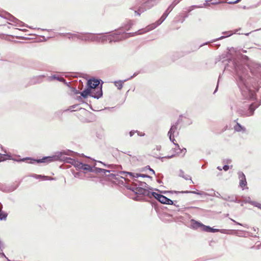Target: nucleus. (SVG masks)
I'll use <instances>...</instances> for the list:
<instances>
[{
	"label": "nucleus",
	"mask_w": 261,
	"mask_h": 261,
	"mask_svg": "<svg viewBox=\"0 0 261 261\" xmlns=\"http://www.w3.org/2000/svg\"><path fill=\"white\" fill-rule=\"evenodd\" d=\"M232 62L236 72L238 85L241 91L242 95L246 99H252L254 96V93L248 86L247 81L249 77L248 68L245 65L238 64L234 60Z\"/></svg>",
	"instance_id": "nucleus-1"
},
{
	"label": "nucleus",
	"mask_w": 261,
	"mask_h": 261,
	"mask_svg": "<svg viewBox=\"0 0 261 261\" xmlns=\"http://www.w3.org/2000/svg\"><path fill=\"white\" fill-rule=\"evenodd\" d=\"M71 151L68 150H63L60 152H57L55 153V155L53 156H44L42 159H34L31 158H25L20 160L19 161H30L29 162L31 164H35V163H49L51 162L60 161L62 162H64L66 163V161L68 159V157L66 156V155H70Z\"/></svg>",
	"instance_id": "nucleus-2"
},
{
	"label": "nucleus",
	"mask_w": 261,
	"mask_h": 261,
	"mask_svg": "<svg viewBox=\"0 0 261 261\" xmlns=\"http://www.w3.org/2000/svg\"><path fill=\"white\" fill-rule=\"evenodd\" d=\"M103 82L101 80L95 79H89L87 83L88 87L92 91L91 97L99 99L102 96V84Z\"/></svg>",
	"instance_id": "nucleus-3"
},
{
	"label": "nucleus",
	"mask_w": 261,
	"mask_h": 261,
	"mask_svg": "<svg viewBox=\"0 0 261 261\" xmlns=\"http://www.w3.org/2000/svg\"><path fill=\"white\" fill-rule=\"evenodd\" d=\"M108 33H100V34H92L89 33H80V34H68L69 39L72 38L73 39L74 38H77L79 39H80L85 41H96L97 42H100V38L98 37L97 35H103L105 34H108Z\"/></svg>",
	"instance_id": "nucleus-4"
},
{
	"label": "nucleus",
	"mask_w": 261,
	"mask_h": 261,
	"mask_svg": "<svg viewBox=\"0 0 261 261\" xmlns=\"http://www.w3.org/2000/svg\"><path fill=\"white\" fill-rule=\"evenodd\" d=\"M159 0H137V3L141 5L138 7V10H135L136 15L140 16L141 13L155 5Z\"/></svg>",
	"instance_id": "nucleus-5"
},
{
	"label": "nucleus",
	"mask_w": 261,
	"mask_h": 261,
	"mask_svg": "<svg viewBox=\"0 0 261 261\" xmlns=\"http://www.w3.org/2000/svg\"><path fill=\"white\" fill-rule=\"evenodd\" d=\"M135 34H137V32L135 33H126L125 32H121L120 31L117 32L116 33H114L111 34L110 36L112 37V38L109 39L110 40V42H117L126 38L129 37L130 36H133Z\"/></svg>",
	"instance_id": "nucleus-6"
},
{
	"label": "nucleus",
	"mask_w": 261,
	"mask_h": 261,
	"mask_svg": "<svg viewBox=\"0 0 261 261\" xmlns=\"http://www.w3.org/2000/svg\"><path fill=\"white\" fill-rule=\"evenodd\" d=\"M259 105H255L254 103L251 104L247 110H239V114L244 117H249L254 114L255 110L258 108Z\"/></svg>",
	"instance_id": "nucleus-7"
},
{
	"label": "nucleus",
	"mask_w": 261,
	"mask_h": 261,
	"mask_svg": "<svg viewBox=\"0 0 261 261\" xmlns=\"http://www.w3.org/2000/svg\"><path fill=\"white\" fill-rule=\"evenodd\" d=\"M147 188H143V187H138V189L136 194L142 195L149 197H152V193L153 192H150Z\"/></svg>",
	"instance_id": "nucleus-8"
},
{
	"label": "nucleus",
	"mask_w": 261,
	"mask_h": 261,
	"mask_svg": "<svg viewBox=\"0 0 261 261\" xmlns=\"http://www.w3.org/2000/svg\"><path fill=\"white\" fill-rule=\"evenodd\" d=\"M178 124V122L177 121L175 124L172 125L168 133V136H169V139L173 143H174V141H175V140L173 138L174 137H172V136L174 135V133L177 130Z\"/></svg>",
	"instance_id": "nucleus-9"
},
{
	"label": "nucleus",
	"mask_w": 261,
	"mask_h": 261,
	"mask_svg": "<svg viewBox=\"0 0 261 261\" xmlns=\"http://www.w3.org/2000/svg\"><path fill=\"white\" fill-rule=\"evenodd\" d=\"M77 170H83L84 171L89 172L91 171V167L86 164H83L82 162L77 161L75 167Z\"/></svg>",
	"instance_id": "nucleus-10"
},
{
	"label": "nucleus",
	"mask_w": 261,
	"mask_h": 261,
	"mask_svg": "<svg viewBox=\"0 0 261 261\" xmlns=\"http://www.w3.org/2000/svg\"><path fill=\"white\" fill-rule=\"evenodd\" d=\"M239 178L240 179V186L243 188L247 185L246 179L245 174L241 171L238 172Z\"/></svg>",
	"instance_id": "nucleus-11"
},
{
	"label": "nucleus",
	"mask_w": 261,
	"mask_h": 261,
	"mask_svg": "<svg viewBox=\"0 0 261 261\" xmlns=\"http://www.w3.org/2000/svg\"><path fill=\"white\" fill-rule=\"evenodd\" d=\"M202 230L205 231V232H221L222 233H224V231H225V229H219L216 228H214L212 227H211L209 226H203V228H202Z\"/></svg>",
	"instance_id": "nucleus-12"
},
{
	"label": "nucleus",
	"mask_w": 261,
	"mask_h": 261,
	"mask_svg": "<svg viewBox=\"0 0 261 261\" xmlns=\"http://www.w3.org/2000/svg\"><path fill=\"white\" fill-rule=\"evenodd\" d=\"M151 194L152 195V197H154L159 202L163 204H165V201H166L167 197L154 192H152Z\"/></svg>",
	"instance_id": "nucleus-13"
},
{
	"label": "nucleus",
	"mask_w": 261,
	"mask_h": 261,
	"mask_svg": "<svg viewBox=\"0 0 261 261\" xmlns=\"http://www.w3.org/2000/svg\"><path fill=\"white\" fill-rule=\"evenodd\" d=\"M126 174L129 175V176L134 179L137 178L139 177H147L151 178V177L149 175H146V174H140V173H134L133 172H126Z\"/></svg>",
	"instance_id": "nucleus-14"
},
{
	"label": "nucleus",
	"mask_w": 261,
	"mask_h": 261,
	"mask_svg": "<svg viewBox=\"0 0 261 261\" xmlns=\"http://www.w3.org/2000/svg\"><path fill=\"white\" fill-rule=\"evenodd\" d=\"M204 225V224L198 221H197L193 219L191 220V226L193 229H198V228L200 227L201 229H202V228H203Z\"/></svg>",
	"instance_id": "nucleus-15"
},
{
	"label": "nucleus",
	"mask_w": 261,
	"mask_h": 261,
	"mask_svg": "<svg viewBox=\"0 0 261 261\" xmlns=\"http://www.w3.org/2000/svg\"><path fill=\"white\" fill-rule=\"evenodd\" d=\"M234 129L237 132H242L243 133H246V128L238 122L234 126Z\"/></svg>",
	"instance_id": "nucleus-16"
},
{
	"label": "nucleus",
	"mask_w": 261,
	"mask_h": 261,
	"mask_svg": "<svg viewBox=\"0 0 261 261\" xmlns=\"http://www.w3.org/2000/svg\"><path fill=\"white\" fill-rule=\"evenodd\" d=\"M91 95L92 91L88 87L81 92V95L84 98H87L88 96H91Z\"/></svg>",
	"instance_id": "nucleus-17"
},
{
	"label": "nucleus",
	"mask_w": 261,
	"mask_h": 261,
	"mask_svg": "<svg viewBox=\"0 0 261 261\" xmlns=\"http://www.w3.org/2000/svg\"><path fill=\"white\" fill-rule=\"evenodd\" d=\"M166 18V17H165L164 16V15H162V16L160 18V19H159L155 23L153 24L152 26L151 27V28L150 29H149V30L153 29L155 28L156 27H158V25H160L165 20ZM148 30H149V29H148Z\"/></svg>",
	"instance_id": "nucleus-18"
},
{
	"label": "nucleus",
	"mask_w": 261,
	"mask_h": 261,
	"mask_svg": "<svg viewBox=\"0 0 261 261\" xmlns=\"http://www.w3.org/2000/svg\"><path fill=\"white\" fill-rule=\"evenodd\" d=\"M178 175H179V176L182 177L183 178H184L186 180H190L191 183H192V184L194 183L193 181L192 180L191 177L188 175H185L184 171L180 169L179 170V173Z\"/></svg>",
	"instance_id": "nucleus-19"
},
{
	"label": "nucleus",
	"mask_w": 261,
	"mask_h": 261,
	"mask_svg": "<svg viewBox=\"0 0 261 261\" xmlns=\"http://www.w3.org/2000/svg\"><path fill=\"white\" fill-rule=\"evenodd\" d=\"M91 171H89L90 172H94L96 173H101L102 172H110V170H108L106 169L94 167V168L91 167Z\"/></svg>",
	"instance_id": "nucleus-20"
},
{
	"label": "nucleus",
	"mask_w": 261,
	"mask_h": 261,
	"mask_svg": "<svg viewBox=\"0 0 261 261\" xmlns=\"http://www.w3.org/2000/svg\"><path fill=\"white\" fill-rule=\"evenodd\" d=\"M222 34L223 35H224L225 36H221L220 37H219L218 38H217L215 40H214L212 42H214V41H216L217 40H221V39H223L226 37H229L230 36H231L232 35V33L231 32V31H226V32H223L222 33Z\"/></svg>",
	"instance_id": "nucleus-21"
},
{
	"label": "nucleus",
	"mask_w": 261,
	"mask_h": 261,
	"mask_svg": "<svg viewBox=\"0 0 261 261\" xmlns=\"http://www.w3.org/2000/svg\"><path fill=\"white\" fill-rule=\"evenodd\" d=\"M134 180L139 183L138 184H137V187H143V188L146 189L147 188L149 190L152 189L150 187L148 186V185L145 182L140 181L136 179H134Z\"/></svg>",
	"instance_id": "nucleus-22"
},
{
	"label": "nucleus",
	"mask_w": 261,
	"mask_h": 261,
	"mask_svg": "<svg viewBox=\"0 0 261 261\" xmlns=\"http://www.w3.org/2000/svg\"><path fill=\"white\" fill-rule=\"evenodd\" d=\"M222 199L225 201L230 202H237V198L233 196H225L222 197Z\"/></svg>",
	"instance_id": "nucleus-23"
},
{
	"label": "nucleus",
	"mask_w": 261,
	"mask_h": 261,
	"mask_svg": "<svg viewBox=\"0 0 261 261\" xmlns=\"http://www.w3.org/2000/svg\"><path fill=\"white\" fill-rule=\"evenodd\" d=\"M8 214L2 211V205L0 203V220H6Z\"/></svg>",
	"instance_id": "nucleus-24"
},
{
	"label": "nucleus",
	"mask_w": 261,
	"mask_h": 261,
	"mask_svg": "<svg viewBox=\"0 0 261 261\" xmlns=\"http://www.w3.org/2000/svg\"><path fill=\"white\" fill-rule=\"evenodd\" d=\"M31 176L35 178H37V179L43 178V179H44V180H51L53 179L51 177H50L48 176L41 175H37V174H32L31 175Z\"/></svg>",
	"instance_id": "nucleus-25"
},
{
	"label": "nucleus",
	"mask_w": 261,
	"mask_h": 261,
	"mask_svg": "<svg viewBox=\"0 0 261 261\" xmlns=\"http://www.w3.org/2000/svg\"><path fill=\"white\" fill-rule=\"evenodd\" d=\"M127 81V80H125L124 81L120 80V81H115L114 82V84L117 87L118 89L121 90L123 87V84L124 83V82H125Z\"/></svg>",
	"instance_id": "nucleus-26"
},
{
	"label": "nucleus",
	"mask_w": 261,
	"mask_h": 261,
	"mask_svg": "<svg viewBox=\"0 0 261 261\" xmlns=\"http://www.w3.org/2000/svg\"><path fill=\"white\" fill-rule=\"evenodd\" d=\"M126 188L127 189L134 192L136 194L138 189L137 184L134 183L132 185L127 186Z\"/></svg>",
	"instance_id": "nucleus-27"
},
{
	"label": "nucleus",
	"mask_w": 261,
	"mask_h": 261,
	"mask_svg": "<svg viewBox=\"0 0 261 261\" xmlns=\"http://www.w3.org/2000/svg\"><path fill=\"white\" fill-rule=\"evenodd\" d=\"M77 161H76L73 159L68 157V159H67V160L66 161V163L70 164L72 165H73L74 167H75Z\"/></svg>",
	"instance_id": "nucleus-28"
},
{
	"label": "nucleus",
	"mask_w": 261,
	"mask_h": 261,
	"mask_svg": "<svg viewBox=\"0 0 261 261\" xmlns=\"http://www.w3.org/2000/svg\"><path fill=\"white\" fill-rule=\"evenodd\" d=\"M177 1L174 0L173 3L168 7L166 11H169L170 12L173 10L174 7L178 4Z\"/></svg>",
	"instance_id": "nucleus-29"
},
{
	"label": "nucleus",
	"mask_w": 261,
	"mask_h": 261,
	"mask_svg": "<svg viewBox=\"0 0 261 261\" xmlns=\"http://www.w3.org/2000/svg\"><path fill=\"white\" fill-rule=\"evenodd\" d=\"M8 15L9 17V18H8V19L10 21L13 22H16L17 21H18V20L16 18H15L14 16L10 15L9 14H8Z\"/></svg>",
	"instance_id": "nucleus-30"
},
{
	"label": "nucleus",
	"mask_w": 261,
	"mask_h": 261,
	"mask_svg": "<svg viewBox=\"0 0 261 261\" xmlns=\"http://www.w3.org/2000/svg\"><path fill=\"white\" fill-rule=\"evenodd\" d=\"M198 190L196 191H181L180 193H192L195 194H198Z\"/></svg>",
	"instance_id": "nucleus-31"
},
{
	"label": "nucleus",
	"mask_w": 261,
	"mask_h": 261,
	"mask_svg": "<svg viewBox=\"0 0 261 261\" xmlns=\"http://www.w3.org/2000/svg\"><path fill=\"white\" fill-rule=\"evenodd\" d=\"M165 201V204H170V205L174 204L175 205V204L174 203L173 201H172V200H171L170 199H169L167 197L166 198V201Z\"/></svg>",
	"instance_id": "nucleus-32"
},
{
	"label": "nucleus",
	"mask_w": 261,
	"mask_h": 261,
	"mask_svg": "<svg viewBox=\"0 0 261 261\" xmlns=\"http://www.w3.org/2000/svg\"><path fill=\"white\" fill-rule=\"evenodd\" d=\"M51 79H54V80H55V79H56V80H58V81H65V80H64V78H63V77H60L57 76H56V75H54L52 76L51 77Z\"/></svg>",
	"instance_id": "nucleus-33"
},
{
	"label": "nucleus",
	"mask_w": 261,
	"mask_h": 261,
	"mask_svg": "<svg viewBox=\"0 0 261 261\" xmlns=\"http://www.w3.org/2000/svg\"><path fill=\"white\" fill-rule=\"evenodd\" d=\"M173 144L177 147V149L180 151L181 152H184V154L186 152L187 150L185 148H183L182 149H181L179 147V145L177 143H175L174 142Z\"/></svg>",
	"instance_id": "nucleus-34"
},
{
	"label": "nucleus",
	"mask_w": 261,
	"mask_h": 261,
	"mask_svg": "<svg viewBox=\"0 0 261 261\" xmlns=\"http://www.w3.org/2000/svg\"><path fill=\"white\" fill-rule=\"evenodd\" d=\"M244 201L245 203H250V204H252L253 205V203H254V201H252L250 197L246 198L244 200Z\"/></svg>",
	"instance_id": "nucleus-35"
},
{
	"label": "nucleus",
	"mask_w": 261,
	"mask_h": 261,
	"mask_svg": "<svg viewBox=\"0 0 261 261\" xmlns=\"http://www.w3.org/2000/svg\"><path fill=\"white\" fill-rule=\"evenodd\" d=\"M202 6H196V5H193V6H192L191 7H190L189 8V9H188V11L189 12H190L192 10H193L194 8H202Z\"/></svg>",
	"instance_id": "nucleus-36"
},
{
	"label": "nucleus",
	"mask_w": 261,
	"mask_h": 261,
	"mask_svg": "<svg viewBox=\"0 0 261 261\" xmlns=\"http://www.w3.org/2000/svg\"><path fill=\"white\" fill-rule=\"evenodd\" d=\"M164 194H167V193H180V192H179V191H165L163 192Z\"/></svg>",
	"instance_id": "nucleus-37"
},
{
	"label": "nucleus",
	"mask_w": 261,
	"mask_h": 261,
	"mask_svg": "<svg viewBox=\"0 0 261 261\" xmlns=\"http://www.w3.org/2000/svg\"><path fill=\"white\" fill-rule=\"evenodd\" d=\"M241 0H236L234 1H226V3L228 4H235L239 3Z\"/></svg>",
	"instance_id": "nucleus-38"
},
{
	"label": "nucleus",
	"mask_w": 261,
	"mask_h": 261,
	"mask_svg": "<svg viewBox=\"0 0 261 261\" xmlns=\"http://www.w3.org/2000/svg\"><path fill=\"white\" fill-rule=\"evenodd\" d=\"M253 205L255 207H257L259 209H261V204L257 202L254 201V203H253Z\"/></svg>",
	"instance_id": "nucleus-39"
},
{
	"label": "nucleus",
	"mask_w": 261,
	"mask_h": 261,
	"mask_svg": "<svg viewBox=\"0 0 261 261\" xmlns=\"http://www.w3.org/2000/svg\"><path fill=\"white\" fill-rule=\"evenodd\" d=\"M197 195L201 196H207L208 194L203 191H198V193Z\"/></svg>",
	"instance_id": "nucleus-40"
},
{
	"label": "nucleus",
	"mask_w": 261,
	"mask_h": 261,
	"mask_svg": "<svg viewBox=\"0 0 261 261\" xmlns=\"http://www.w3.org/2000/svg\"><path fill=\"white\" fill-rule=\"evenodd\" d=\"M214 196H215L216 197H218V198H222V197L220 195V194L217 192H215V191H214Z\"/></svg>",
	"instance_id": "nucleus-41"
},
{
	"label": "nucleus",
	"mask_w": 261,
	"mask_h": 261,
	"mask_svg": "<svg viewBox=\"0 0 261 261\" xmlns=\"http://www.w3.org/2000/svg\"><path fill=\"white\" fill-rule=\"evenodd\" d=\"M133 24L132 21H129L128 22V24H127V25L128 26V29H126V30L128 31L130 29V28L132 27Z\"/></svg>",
	"instance_id": "nucleus-42"
},
{
	"label": "nucleus",
	"mask_w": 261,
	"mask_h": 261,
	"mask_svg": "<svg viewBox=\"0 0 261 261\" xmlns=\"http://www.w3.org/2000/svg\"><path fill=\"white\" fill-rule=\"evenodd\" d=\"M100 41H101L102 43H103L106 40V36H102L101 37H99Z\"/></svg>",
	"instance_id": "nucleus-43"
},
{
	"label": "nucleus",
	"mask_w": 261,
	"mask_h": 261,
	"mask_svg": "<svg viewBox=\"0 0 261 261\" xmlns=\"http://www.w3.org/2000/svg\"><path fill=\"white\" fill-rule=\"evenodd\" d=\"M45 77V75H39V76H36V77H34V79H34V80H36V79H37V80H39V79H42V78H43V77Z\"/></svg>",
	"instance_id": "nucleus-44"
},
{
	"label": "nucleus",
	"mask_w": 261,
	"mask_h": 261,
	"mask_svg": "<svg viewBox=\"0 0 261 261\" xmlns=\"http://www.w3.org/2000/svg\"><path fill=\"white\" fill-rule=\"evenodd\" d=\"M222 168L224 171H226L229 169V166L228 165H225Z\"/></svg>",
	"instance_id": "nucleus-45"
},
{
	"label": "nucleus",
	"mask_w": 261,
	"mask_h": 261,
	"mask_svg": "<svg viewBox=\"0 0 261 261\" xmlns=\"http://www.w3.org/2000/svg\"><path fill=\"white\" fill-rule=\"evenodd\" d=\"M230 220H231L232 221H233V222H234V223H235L236 224H237V225H241V226H245V227L246 226H247V225H243V224H241V223H239V222H236L235 220H233V219H230Z\"/></svg>",
	"instance_id": "nucleus-46"
},
{
	"label": "nucleus",
	"mask_w": 261,
	"mask_h": 261,
	"mask_svg": "<svg viewBox=\"0 0 261 261\" xmlns=\"http://www.w3.org/2000/svg\"><path fill=\"white\" fill-rule=\"evenodd\" d=\"M135 133H138V132L137 130L135 131V130H131L130 132H129V136L130 137H132Z\"/></svg>",
	"instance_id": "nucleus-47"
},
{
	"label": "nucleus",
	"mask_w": 261,
	"mask_h": 261,
	"mask_svg": "<svg viewBox=\"0 0 261 261\" xmlns=\"http://www.w3.org/2000/svg\"><path fill=\"white\" fill-rule=\"evenodd\" d=\"M138 74V72H135L134 73V74L131 76L130 77L128 78L127 80V81L129 80H130L132 79H133V77H135L136 76H137V75Z\"/></svg>",
	"instance_id": "nucleus-48"
},
{
	"label": "nucleus",
	"mask_w": 261,
	"mask_h": 261,
	"mask_svg": "<svg viewBox=\"0 0 261 261\" xmlns=\"http://www.w3.org/2000/svg\"><path fill=\"white\" fill-rule=\"evenodd\" d=\"M138 74V72H135L134 73V74L131 76L130 77L128 78L127 80V81L129 80H130L132 79H133V77H135L136 76H137V75Z\"/></svg>",
	"instance_id": "nucleus-49"
},
{
	"label": "nucleus",
	"mask_w": 261,
	"mask_h": 261,
	"mask_svg": "<svg viewBox=\"0 0 261 261\" xmlns=\"http://www.w3.org/2000/svg\"><path fill=\"white\" fill-rule=\"evenodd\" d=\"M170 11H165V12L163 13V15H164V16L165 17L167 18V17L168 16V15H169V14L170 13Z\"/></svg>",
	"instance_id": "nucleus-50"
},
{
	"label": "nucleus",
	"mask_w": 261,
	"mask_h": 261,
	"mask_svg": "<svg viewBox=\"0 0 261 261\" xmlns=\"http://www.w3.org/2000/svg\"><path fill=\"white\" fill-rule=\"evenodd\" d=\"M170 11H165V12L163 13V15H164V16L165 17L167 18V17L168 16V15H169V14L170 13Z\"/></svg>",
	"instance_id": "nucleus-51"
},
{
	"label": "nucleus",
	"mask_w": 261,
	"mask_h": 261,
	"mask_svg": "<svg viewBox=\"0 0 261 261\" xmlns=\"http://www.w3.org/2000/svg\"><path fill=\"white\" fill-rule=\"evenodd\" d=\"M259 30H261V28L259 29H257V30H255L254 31H253L252 32H250L249 33H245L244 34L246 36H248L250 34H251L252 32H255V31H259Z\"/></svg>",
	"instance_id": "nucleus-52"
},
{
	"label": "nucleus",
	"mask_w": 261,
	"mask_h": 261,
	"mask_svg": "<svg viewBox=\"0 0 261 261\" xmlns=\"http://www.w3.org/2000/svg\"><path fill=\"white\" fill-rule=\"evenodd\" d=\"M0 255H1L2 256L5 257L6 258V259H7V261H11L10 259H8V258L5 256V254H4L3 252L1 253V252H0Z\"/></svg>",
	"instance_id": "nucleus-53"
},
{
	"label": "nucleus",
	"mask_w": 261,
	"mask_h": 261,
	"mask_svg": "<svg viewBox=\"0 0 261 261\" xmlns=\"http://www.w3.org/2000/svg\"><path fill=\"white\" fill-rule=\"evenodd\" d=\"M220 77V75L219 76V80H218V81L217 82V87H216V88L215 90V91L214 92V94H215L218 90V85H219V79Z\"/></svg>",
	"instance_id": "nucleus-54"
},
{
	"label": "nucleus",
	"mask_w": 261,
	"mask_h": 261,
	"mask_svg": "<svg viewBox=\"0 0 261 261\" xmlns=\"http://www.w3.org/2000/svg\"><path fill=\"white\" fill-rule=\"evenodd\" d=\"M146 167H147L149 169V170L152 172L153 174H155L154 171L152 169L150 168L149 166H147Z\"/></svg>",
	"instance_id": "nucleus-55"
},
{
	"label": "nucleus",
	"mask_w": 261,
	"mask_h": 261,
	"mask_svg": "<svg viewBox=\"0 0 261 261\" xmlns=\"http://www.w3.org/2000/svg\"><path fill=\"white\" fill-rule=\"evenodd\" d=\"M2 248H4L3 243L1 241V240H0V249H1V250H2Z\"/></svg>",
	"instance_id": "nucleus-56"
},
{
	"label": "nucleus",
	"mask_w": 261,
	"mask_h": 261,
	"mask_svg": "<svg viewBox=\"0 0 261 261\" xmlns=\"http://www.w3.org/2000/svg\"><path fill=\"white\" fill-rule=\"evenodd\" d=\"M173 156H174V155H170V156H166L165 158H168V159H171V158H172Z\"/></svg>",
	"instance_id": "nucleus-57"
},
{
	"label": "nucleus",
	"mask_w": 261,
	"mask_h": 261,
	"mask_svg": "<svg viewBox=\"0 0 261 261\" xmlns=\"http://www.w3.org/2000/svg\"><path fill=\"white\" fill-rule=\"evenodd\" d=\"M217 169L220 170V171H221L222 170L223 168H222L220 166H218L217 167Z\"/></svg>",
	"instance_id": "nucleus-58"
},
{
	"label": "nucleus",
	"mask_w": 261,
	"mask_h": 261,
	"mask_svg": "<svg viewBox=\"0 0 261 261\" xmlns=\"http://www.w3.org/2000/svg\"><path fill=\"white\" fill-rule=\"evenodd\" d=\"M219 3H220V2H213V3H212V4H215H215H219Z\"/></svg>",
	"instance_id": "nucleus-59"
},
{
	"label": "nucleus",
	"mask_w": 261,
	"mask_h": 261,
	"mask_svg": "<svg viewBox=\"0 0 261 261\" xmlns=\"http://www.w3.org/2000/svg\"><path fill=\"white\" fill-rule=\"evenodd\" d=\"M74 93L75 94H77V93H79V92L77 90H76L75 89H74Z\"/></svg>",
	"instance_id": "nucleus-60"
},
{
	"label": "nucleus",
	"mask_w": 261,
	"mask_h": 261,
	"mask_svg": "<svg viewBox=\"0 0 261 261\" xmlns=\"http://www.w3.org/2000/svg\"><path fill=\"white\" fill-rule=\"evenodd\" d=\"M110 172H102V173H103V174H105V175H107L106 173H110Z\"/></svg>",
	"instance_id": "nucleus-61"
},
{
	"label": "nucleus",
	"mask_w": 261,
	"mask_h": 261,
	"mask_svg": "<svg viewBox=\"0 0 261 261\" xmlns=\"http://www.w3.org/2000/svg\"><path fill=\"white\" fill-rule=\"evenodd\" d=\"M241 51L243 53H246L247 52V51L246 50H244V49H243L241 50Z\"/></svg>",
	"instance_id": "nucleus-62"
},
{
	"label": "nucleus",
	"mask_w": 261,
	"mask_h": 261,
	"mask_svg": "<svg viewBox=\"0 0 261 261\" xmlns=\"http://www.w3.org/2000/svg\"><path fill=\"white\" fill-rule=\"evenodd\" d=\"M208 196H214V193H212V194H208Z\"/></svg>",
	"instance_id": "nucleus-63"
},
{
	"label": "nucleus",
	"mask_w": 261,
	"mask_h": 261,
	"mask_svg": "<svg viewBox=\"0 0 261 261\" xmlns=\"http://www.w3.org/2000/svg\"><path fill=\"white\" fill-rule=\"evenodd\" d=\"M138 135H140L141 136H143L144 135V134L143 133L142 134H140V135L138 133Z\"/></svg>",
	"instance_id": "nucleus-64"
}]
</instances>
